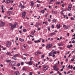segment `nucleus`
Here are the masks:
<instances>
[{"label":"nucleus","instance_id":"28","mask_svg":"<svg viewBox=\"0 0 75 75\" xmlns=\"http://www.w3.org/2000/svg\"><path fill=\"white\" fill-rule=\"evenodd\" d=\"M41 12L42 14H44V12H45V11L44 10H42Z\"/></svg>","mask_w":75,"mask_h":75},{"label":"nucleus","instance_id":"27","mask_svg":"<svg viewBox=\"0 0 75 75\" xmlns=\"http://www.w3.org/2000/svg\"><path fill=\"white\" fill-rule=\"evenodd\" d=\"M8 13L9 14V15H10V14H12V13L11 12V11H8Z\"/></svg>","mask_w":75,"mask_h":75},{"label":"nucleus","instance_id":"31","mask_svg":"<svg viewBox=\"0 0 75 75\" xmlns=\"http://www.w3.org/2000/svg\"><path fill=\"white\" fill-rule=\"evenodd\" d=\"M23 5H22V4H20V5H19V7L20 8H22V6Z\"/></svg>","mask_w":75,"mask_h":75},{"label":"nucleus","instance_id":"15","mask_svg":"<svg viewBox=\"0 0 75 75\" xmlns=\"http://www.w3.org/2000/svg\"><path fill=\"white\" fill-rule=\"evenodd\" d=\"M70 26L69 25H67L66 27L65 28V30H67V29H68L69 28Z\"/></svg>","mask_w":75,"mask_h":75},{"label":"nucleus","instance_id":"35","mask_svg":"<svg viewBox=\"0 0 75 75\" xmlns=\"http://www.w3.org/2000/svg\"><path fill=\"white\" fill-rule=\"evenodd\" d=\"M45 24L46 25H48L49 23H48L47 22H45Z\"/></svg>","mask_w":75,"mask_h":75},{"label":"nucleus","instance_id":"30","mask_svg":"<svg viewBox=\"0 0 75 75\" xmlns=\"http://www.w3.org/2000/svg\"><path fill=\"white\" fill-rule=\"evenodd\" d=\"M22 70H23V71H26L27 70V69L25 67H24L23 68Z\"/></svg>","mask_w":75,"mask_h":75},{"label":"nucleus","instance_id":"21","mask_svg":"<svg viewBox=\"0 0 75 75\" xmlns=\"http://www.w3.org/2000/svg\"><path fill=\"white\" fill-rule=\"evenodd\" d=\"M53 35H55V33H51L50 35V37L52 36Z\"/></svg>","mask_w":75,"mask_h":75},{"label":"nucleus","instance_id":"61","mask_svg":"<svg viewBox=\"0 0 75 75\" xmlns=\"http://www.w3.org/2000/svg\"><path fill=\"white\" fill-rule=\"evenodd\" d=\"M30 75H32L33 74V73H32V72H30Z\"/></svg>","mask_w":75,"mask_h":75},{"label":"nucleus","instance_id":"7","mask_svg":"<svg viewBox=\"0 0 75 75\" xmlns=\"http://www.w3.org/2000/svg\"><path fill=\"white\" fill-rule=\"evenodd\" d=\"M72 8V4H69V7L68 8V11H71V8Z\"/></svg>","mask_w":75,"mask_h":75},{"label":"nucleus","instance_id":"36","mask_svg":"<svg viewBox=\"0 0 75 75\" xmlns=\"http://www.w3.org/2000/svg\"><path fill=\"white\" fill-rule=\"evenodd\" d=\"M49 57H51V56H52V54H51V53H49Z\"/></svg>","mask_w":75,"mask_h":75},{"label":"nucleus","instance_id":"12","mask_svg":"<svg viewBox=\"0 0 75 75\" xmlns=\"http://www.w3.org/2000/svg\"><path fill=\"white\" fill-rule=\"evenodd\" d=\"M56 27L57 28V29H59L61 28V25L60 24H57L56 25Z\"/></svg>","mask_w":75,"mask_h":75},{"label":"nucleus","instance_id":"33","mask_svg":"<svg viewBox=\"0 0 75 75\" xmlns=\"http://www.w3.org/2000/svg\"><path fill=\"white\" fill-rule=\"evenodd\" d=\"M23 32H24V33H25V32L26 31H27V30H26V29H24L23 30Z\"/></svg>","mask_w":75,"mask_h":75},{"label":"nucleus","instance_id":"10","mask_svg":"<svg viewBox=\"0 0 75 75\" xmlns=\"http://www.w3.org/2000/svg\"><path fill=\"white\" fill-rule=\"evenodd\" d=\"M53 68H54V70H55V71H58V68H57V65H54L53 66Z\"/></svg>","mask_w":75,"mask_h":75},{"label":"nucleus","instance_id":"58","mask_svg":"<svg viewBox=\"0 0 75 75\" xmlns=\"http://www.w3.org/2000/svg\"><path fill=\"white\" fill-rule=\"evenodd\" d=\"M71 20H74V18L73 17H71Z\"/></svg>","mask_w":75,"mask_h":75},{"label":"nucleus","instance_id":"47","mask_svg":"<svg viewBox=\"0 0 75 75\" xmlns=\"http://www.w3.org/2000/svg\"><path fill=\"white\" fill-rule=\"evenodd\" d=\"M66 27V25H64L63 26V27L64 28V29L65 28V27Z\"/></svg>","mask_w":75,"mask_h":75},{"label":"nucleus","instance_id":"44","mask_svg":"<svg viewBox=\"0 0 75 75\" xmlns=\"http://www.w3.org/2000/svg\"><path fill=\"white\" fill-rule=\"evenodd\" d=\"M47 29L48 30H49V31H50V27H47Z\"/></svg>","mask_w":75,"mask_h":75},{"label":"nucleus","instance_id":"32","mask_svg":"<svg viewBox=\"0 0 75 75\" xmlns=\"http://www.w3.org/2000/svg\"><path fill=\"white\" fill-rule=\"evenodd\" d=\"M48 13H47L45 15V17H47L48 16Z\"/></svg>","mask_w":75,"mask_h":75},{"label":"nucleus","instance_id":"14","mask_svg":"<svg viewBox=\"0 0 75 75\" xmlns=\"http://www.w3.org/2000/svg\"><path fill=\"white\" fill-rule=\"evenodd\" d=\"M6 55H9L10 56H11L12 55H11V54L10 52H7L6 53Z\"/></svg>","mask_w":75,"mask_h":75},{"label":"nucleus","instance_id":"38","mask_svg":"<svg viewBox=\"0 0 75 75\" xmlns=\"http://www.w3.org/2000/svg\"><path fill=\"white\" fill-rule=\"evenodd\" d=\"M58 46H60L61 47V46H62V44L58 43Z\"/></svg>","mask_w":75,"mask_h":75},{"label":"nucleus","instance_id":"5","mask_svg":"<svg viewBox=\"0 0 75 75\" xmlns=\"http://www.w3.org/2000/svg\"><path fill=\"white\" fill-rule=\"evenodd\" d=\"M16 26H17V23H15L13 25H12V26H11V30H13V28H16Z\"/></svg>","mask_w":75,"mask_h":75},{"label":"nucleus","instance_id":"1","mask_svg":"<svg viewBox=\"0 0 75 75\" xmlns=\"http://www.w3.org/2000/svg\"><path fill=\"white\" fill-rule=\"evenodd\" d=\"M49 67L47 65H45L43 66V72H45L47 69H48Z\"/></svg>","mask_w":75,"mask_h":75},{"label":"nucleus","instance_id":"4","mask_svg":"<svg viewBox=\"0 0 75 75\" xmlns=\"http://www.w3.org/2000/svg\"><path fill=\"white\" fill-rule=\"evenodd\" d=\"M52 45L51 44H49L47 45V46H46V48L47 49H50V48H52Z\"/></svg>","mask_w":75,"mask_h":75},{"label":"nucleus","instance_id":"46","mask_svg":"<svg viewBox=\"0 0 75 75\" xmlns=\"http://www.w3.org/2000/svg\"><path fill=\"white\" fill-rule=\"evenodd\" d=\"M21 65H24V62H22L21 63Z\"/></svg>","mask_w":75,"mask_h":75},{"label":"nucleus","instance_id":"16","mask_svg":"<svg viewBox=\"0 0 75 75\" xmlns=\"http://www.w3.org/2000/svg\"><path fill=\"white\" fill-rule=\"evenodd\" d=\"M31 4L32 7H33V6H34V2H33V1H32L31 2Z\"/></svg>","mask_w":75,"mask_h":75},{"label":"nucleus","instance_id":"52","mask_svg":"<svg viewBox=\"0 0 75 75\" xmlns=\"http://www.w3.org/2000/svg\"><path fill=\"white\" fill-rule=\"evenodd\" d=\"M64 8H62V11H64Z\"/></svg>","mask_w":75,"mask_h":75},{"label":"nucleus","instance_id":"8","mask_svg":"<svg viewBox=\"0 0 75 75\" xmlns=\"http://www.w3.org/2000/svg\"><path fill=\"white\" fill-rule=\"evenodd\" d=\"M4 25H5V23L3 22V21H1L0 23V26L1 27H4Z\"/></svg>","mask_w":75,"mask_h":75},{"label":"nucleus","instance_id":"53","mask_svg":"<svg viewBox=\"0 0 75 75\" xmlns=\"http://www.w3.org/2000/svg\"><path fill=\"white\" fill-rule=\"evenodd\" d=\"M52 21L53 22H56V20H55V19H53L52 20Z\"/></svg>","mask_w":75,"mask_h":75},{"label":"nucleus","instance_id":"45","mask_svg":"<svg viewBox=\"0 0 75 75\" xmlns=\"http://www.w3.org/2000/svg\"><path fill=\"white\" fill-rule=\"evenodd\" d=\"M50 53L52 54V55H53L54 54V53L53 52H52V51H51Z\"/></svg>","mask_w":75,"mask_h":75},{"label":"nucleus","instance_id":"26","mask_svg":"<svg viewBox=\"0 0 75 75\" xmlns=\"http://www.w3.org/2000/svg\"><path fill=\"white\" fill-rule=\"evenodd\" d=\"M12 58L13 59H14V60H16L17 59V58L16 57V56H14L12 57Z\"/></svg>","mask_w":75,"mask_h":75},{"label":"nucleus","instance_id":"64","mask_svg":"<svg viewBox=\"0 0 75 75\" xmlns=\"http://www.w3.org/2000/svg\"><path fill=\"white\" fill-rule=\"evenodd\" d=\"M48 21H49V23H50V22H51V19H48Z\"/></svg>","mask_w":75,"mask_h":75},{"label":"nucleus","instance_id":"6","mask_svg":"<svg viewBox=\"0 0 75 75\" xmlns=\"http://www.w3.org/2000/svg\"><path fill=\"white\" fill-rule=\"evenodd\" d=\"M27 47V45L26 44H24L22 46L21 49L23 50H25Z\"/></svg>","mask_w":75,"mask_h":75},{"label":"nucleus","instance_id":"57","mask_svg":"<svg viewBox=\"0 0 75 75\" xmlns=\"http://www.w3.org/2000/svg\"><path fill=\"white\" fill-rule=\"evenodd\" d=\"M4 9H2V13H4Z\"/></svg>","mask_w":75,"mask_h":75},{"label":"nucleus","instance_id":"49","mask_svg":"<svg viewBox=\"0 0 75 75\" xmlns=\"http://www.w3.org/2000/svg\"><path fill=\"white\" fill-rule=\"evenodd\" d=\"M11 68L12 69L13 68L14 69H16V67H12Z\"/></svg>","mask_w":75,"mask_h":75},{"label":"nucleus","instance_id":"2","mask_svg":"<svg viewBox=\"0 0 75 75\" xmlns=\"http://www.w3.org/2000/svg\"><path fill=\"white\" fill-rule=\"evenodd\" d=\"M16 61H12L10 62V65L11 66H16Z\"/></svg>","mask_w":75,"mask_h":75},{"label":"nucleus","instance_id":"60","mask_svg":"<svg viewBox=\"0 0 75 75\" xmlns=\"http://www.w3.org/2000/svg\"><path fill=\"white\" fill-rule=\"evenodd\" d=\"M37 7H38V8L40 7V6H39L38 4H37Z\"/></svg>","mask_w":75,"mask_h":75},{"label":"nucleus","instance_id":"22","mask_svg":"<svg viewBox=\"0 0 75 75\" xmlns=\"http://www.w3.org/2000/svg\"><path fill=\"white\" fill-rule=\"evenodd\" d=\"M28 65H30V66L32 65V62L30 61L29 62Z\"/></svg>","mask_w":75,"mask_h":75},{"label":"nucleus","instance_id":"42","mask_svg":"<svg viewBox=\"0 0 75 75\" xmlns=\"http://www.w3.org/2000/svg\"><path fill=\"white\" fill-rule=\"evenodd\" d=\"M9 25H10V26H11H11H12V25H13V24H12V23H9Z\"/></svg>","mask_w":75,"mask_h":75},{"label":"nucleus","instance_id":"37","mask_svg":"<svg viewBox=\"0 0 75 75\" xmlns=\"http://www.w3.org/2000/svg\"><path fill=\"white\" fill-rule=\"evenodd\" d=\"M4 8V6L2 5L1 6V10H4V9H3Z\"/></svg>","mask_w":75,"mask_h":75},{"label":"nucleus","instance_id":"50","mask_svg":"<svg viewBox=\"0 0 75 75\" xmlns=\"http://www.w3.org/2000/svg\"><path fill=\"white\" fill-rule=\"evenodd\" d=\"M32 58H33V57H31L30 58V61L32 62L31 61H32Z\"/></svg>","mask_w":75,"mask_h":75},{"label":"nucleus","instance_id":"43","mask_svg":"<svg viewBox=\"0 0 75 75\" xmlns=\"http://www.w3.org/2000/svg\"><path fill=\"white\" fill-rule=\"evenodd\" d=\"M54 11V14H57V11Z\"/></svg>","mask_w":75,"mask_h":75},{"label":"nucleus","instance_id":"18","mask_svg":"<svg viewBox=\"0 0 75 75\" xmlns=\"http://www.w3.org/2000/svg\"><path fill=\"white\" fill-rule=\"evenodd\" d=\"M11 61V59H10V60L6 59V61L7 63H8V62H10V61Z\"/></svg>","mask_w":75,"mask_h":75},{"label":"nucleus","instance_id":"29","mask_svg":"<svg viewBox=\"0 0 75 75\" xmlns=\"http://www.w3.org/2000/svg\"><path fill=\"white\" fill-rule=\"evenodd\" d=\"M19 40H20V41H21L22 42L24 41V40L22 39L21 38H19Z\"/></svg>","mask_w":75,"mask_h":75},{"label":"nucleus","instance_id":"59","mask_svg":"<svg viewBox=\"0 0 75 75\" xmlns=\"http://www.w3.org/2000/svg\"><path fill=\"white\" fill-rule=\"evenodd\" d=\"M65 61L66 62H68V59H67Z\"/></svg>","mask_w":75,"mask_h":75},{"label":"nucleus","instance_id":"34","mask_svg":"<svg viewBox=\"0 0 75 75\" xmlns=\"http://www.w3.org/2000/svg\"><path fill=\"white\" fill-rule=\"evenodd\" d=\"M56 4H60V2L57 1L56 2Z\"/></svg>","mask_w":75,"mask_h":75},{"label":"nucleus","instance_id":"13","mask_svg":"<svg viewBox=\"0 0 75 75\" xmlns=\"http://www.w3.org/2000/svg\"><path fill=\"white\" fill-rule=\"evenodd\" d=\"M73 47V46L72 45H68L67 46V47L68 48H72Z\"/></svg>","mask_w":75,"mask_h":75},{"label":"nucleus","instance_id":"39","mask_svg":"<svg viewBox=\"0 0 75 75\" xmlns=\"http://www.w3.org/2000/svg\"><path fill=\"white\" fill-rule=\"evenodd\" d=\"M14 56L15 57H18V54H16L14 55Z\"/></svg>","mask_w":75,"mask_h":75},{"label":"nucleus","instance_id":"48","mask_svg":"<svg viewBox=\"0 0 75 75\" xmlns=\"http://www.w3.org/2000/svg\"><path fill=\"white\" fill-rule=\"evenodd\" d=\"M37 2H38L39 3H41V2H40V1L39 0H37Z\"/></svg>","mask_w":75,"mask_h":75},{"label":"nucleus","instance_id":"23","mask_svg":"<svg viewBox=\"0 0 75 75\" xmlns=\"http://www.w3.org/2000/svg\"><path fill=\"white\" fill-rule=\"evenodd\" d=\"M45 57V55L44 54L43 55H42L41 56V58H42V59H44V58Z\"/></svg>","mask_w":75,"mask_h":75},{"label":"nucleus","instance_id":"54","mask_svg":"<svg viewBox=\"0 0 75 75\" xmlns=\"http://www.w3.org/2000/svg\"><path fill=\"white\" fill-rule=\"evenodd\" d=\"M29 62H25V63L26 64H29Z\"/></svg>","mask_w":75,"mask_h":75},{"label":"nucleus","instance_id":"3","mask_svg":"<svg viewBox=\"0 0 75 75\" xmlns=\"http://www.w3.org/2000/svg\"><path fill=\"white\" fill-rule=\"evenodd\" d=\"M11 45V43L10 41H8L6 42V47L9 48Z\"/></svg>","mask_w":75,"mask_h":75},{"label":"nucleus","instance_id":"63","mask_svg":"<svg viewBox=\"0 0 75 75\" xmlns=\"http://www.w3.org/2000/svg\"><path fill=\"white\" fill-rule=\"evenodd\" d=\"M7 49V48H6V47H5L4 48H3V50H6Z\"/></svg>","mask_w":75,"mask_h":75},{"label":"nucleus","instance_id":"55","mask_svg":"<svg viewBox=\"0 0 75 75\" xmlns=\"http://www.w3.org/2000/svg\"><path fill=\"white\" fill-rule=\"evenodd\" d=\"M52 28H54V25H52Z\"/></svg>","mask_w":75,"mask_h":75},{"label":"nucleus","instance_id":"62","mask_svg":"<svg viewBox=\"0 0 75 75\" xmlns=\"http://www.w3.org/2000/svg\"><path fill=\"white\" fill-rule=\"evenodd\" d=\"M75 42L74 40L72 41V43H75Z\"/></svg>","mask_w":75,"mask_h":75},{"label":"nucleus","instance_id":"51","mask_svg":"<svg viewBox=\"0 0 75 75\" xmlns=\"http://www.w3.org/2000/svg\"><path fill=\"white\" fill-rule=\"evenodd\" d=\"M10 10H13V7H11L10 8Z\"/></svg>","mask_w":75,"mask_h":75},{"label":"nucleus","instance_id":"20","mask_svg":"<svg viewBox=\"0 0 75 75\" xmlns=\"http://www.w3.org/2000/svg\"><path fill=\"white\" fill-rule=\"evenodd\" d=\"M52 52H53L54 54H57V51H54V50H52Z\"/></svg>","mask_w":75,"mask_h":75},{"label":"nucleus","instance_id":"41","mask_svg":"<svg viewBox=\"0 0 75 75\" xmlns=\"http://www.w3.org/2000/svg\"><path fill=\"white\" fill-rule=\"evenodd\" d=\"M25 7V6L24 5H23L22 6V8H23L24 9V8Z\"/></svg>","mask_w":75,"mask_h":75},{"label":"nucleus","instance_id":"17","mask_svg":"<svg viewBox=\"0 0 75 75\" xmlns=\"http://www.w3.org/2000/svg\"><path fill=\"white\" fill-rule=\"evenodd\" d=\"M15 74L16 75H19L20 73H19L18 71H15Z\"/></svg>","mask_w":75,"mask_h":75},{"label":"nucleus","instance_id":"40","mask_svg":"<svg viewBox=\"0 0 75 75\" xmlns=\"http://www.w3.org/2000/svg\"><path fill=\"white\" fill-rule=\"evenodd\" d=\"M38 52H35V54L36 55H38Z\"/></svg>","mask_w":75,"mask_h":75},{"label":"nucleus","instance_id":"11","mask_svg":"<svg viewBox=\"0 0 75 75\" xmlns=\"http://www.w3.org/2000/svg\"><path fill=\"white\" fill-rule=\"evenodd\" d=\"M11 2V0H6V1L5 3L6 4H9Z\"/></svg>","mask_w":75,"mask_h":75},{"label":"nucleus","instance_id":"19","mask_svg":"<svg viewBox=\"0 0 75 75\" xmlns=\"http://www.w3.org/2000/svg\"><path fill=\"white\" fill-rule=\"evenodd\" d=\"M28 44H32L33 42H31V41H30L29 40H28L27 42Z\"/></svg>","mask_w":75,"mask_h":75},{"label":"nucleus","instance_id":"9","mask_svg":"<svg viewBox=\"0 0 75 75\" xmlns=\"http://www.w3.org/2000/svg\"><path fill=\"white\" fill-rule=\"evenodd\" d=\"M26 14V13L24 11L23 12L22 14V17L23 18H25V16Z\"/></svg>","mask_w":75,"mask_h":75},{"label":"nucleus","instance_id":"25","mask_svg":"<svg viewBox=\"0 0 75 75\" xmlns=\"http://www.w3.org/2000/svg\"><path fill=\"white\" fill-rule=\"evenodd\" d=\"M52 2H53L52 1V0H50L49 3V4H53V3H52Z\"/></svg>","mask_w":75,"mask_h":75},{"label":"nucleus","instance_id":"56","mask_svg":"<svg viewBox=\"0 0 75 75\" xmlns=\"http://www.w3.org/2000/svg\"><path fill=\"white\" fill-rule=\"evenodd\" d=\"M24 55H25V56H27L28 55V54H23Z\"/></svg>","mask_w":75,"mask_h":75},{"label":"nucleus","instance_id":"24","mask_svg":"<svg viewBox=\"0 0 75 75\" xmlns=\"http://www.w3.org/2000/svg\"><path fill=\"white\" fill-rule=\"evenodd\" d=\"M39 24L38 23H36L35 25V27H36L37 28H38V26Z\"/></svg>","mask_w":75,"mask_h":75}]
</instances>
